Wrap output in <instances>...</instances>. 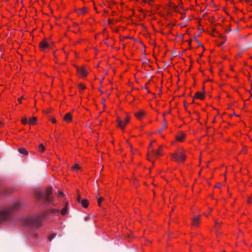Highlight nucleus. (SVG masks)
I'll list each match as a JSON object with an SVG mask.
<instances>
[{"instance_id": "nucleus-1", "label": "nucleus", "mask_w": 252, "mask_h": 252, "mask_svg": "<svg viewBox=\"0 0 252 252\" xmlns=\"http://www.w3.org/2000/svg\"><path fill=\"white\" fill-rule=\"evenodd\" d=\"M22 204L19 201H15L8 207L0 210V223L6 220L15 211L20 209Z\"/></svg>"}, {"instance_id": "nucleus-2", "label": "nucleus", "mask_w": 252, "mask_h": 252, "mask_svg": "<svg viewBox=\"0 0 252 252\" xmlns=\"http://www.w3.org/2000/svg\"><path fill=\"white\" fill-rule=\"evenodd\" d=\"M52 187H49L43 192H38L36 194V198L38 200H42L46 203H50L53 200L51 194L52 193Z\"/></svg>"}, {"instance_id": "nucleus-3", "label": "nucleus", "mask_w": 252, "mask_h": 252, "mask_svg": "<svg viewBox=\"0 0 252 252\" xmlns=\"http://www.w3.org/2000/svg\"><path fill=\"white\" fill-rule=\"evenodd\" d=\"M23 223L25 225H31L33 227L40 226L41 223V218L39 216L32 217H27L23 219Z\"/></svg>"}, {"instance_id": "nucleus-4", "label": "nucleus", "mask_w": 252, "mask_h": 252, "mask_svg": "<svg viewBox=\"0 0 252 252\" xmlns=\"http://www.w3.org/2000/svg\"><path fill=\"white\" fill-rule=\"evenodd\" d=\"M171 157L173 159L177 162L184 161L186 158L185 155L181 152L172 154Z\"/></svg>"}, {"instance_id": "nucleus-5", "label": "nucleus", "mask_w": 252, "mask_h": 252, "mask_svg": "<svg viewBox=\"0 0 252 252\" xmlns=\"http://www.w3.org/2000/svg\"><path fill=\"white\" fill-rule=\"evenodd\" d=\"M129 121V118L128 117H127L125 121L123 122L120 117H118L117 118V123L118 124L119 126L121 128L123 129L125 126H126V124L128 123Z\"/></svg>"}, {"instance_id": "nucleus-6", "label": "nucleus", "mask_w": 252, "mask_h": 252, "mask_svg": "<svg viewBox=\"0 0 252 252\" xmlns=\"http://www.w3.org/2000/svg\"><path fill=\"white\" fill-rule=\"evenodd\" d=\"M77 72L80 74L81 77H84L87 76V72L84 67H79L76 66Z\"/></svg>"}, {"instance_id": "nucleus-7", "label": "nucleus", "mask_w": 252, "mask_h": 252, "mask_svg": "<svg viewBox=\"0 0 252 252\" xmlns=\"http://www.w3.org/2000/svg\"><path fill=\"white\" fill-rule=\"evenodd\" d=\"M39 46L42 50L45 49L50 48L49 44L44 40H42L40 42Z\"/></svg>"}, {"instance_id": "nucleus-8", "label": "nucleus", "mask_w": 252, "mask_h": 252, "mask_svg": "<svg viewBox=\"0 0 252 252\" xmlns=\"http://www.w3.org/2000/svg\"><path fill=\"white\" fill-rule=\"evenodd\" d=\"M144 114H145V112L141 110V111L136 113L135 114V115L137 119H141V118L144 116Z\"/></svg>"}, {"instance_id": "nucleus-9", "label": "nucleus", "mask_w": 252, "mask_h": 252, "mask_svg": "<svg viewBox=\"0 0 252 252\" xmlns=\"http://www.w3.org/2000/svg\"><path fill=\"white\" fill-rule=\"evenodd\" d=\"M72 117L70 113H67L64 117L63 120L67 122L71 121Z\"/></svg>"}, {"instance_id": "nucleus-10", "label": "nucleus", "mask_w": 252, "mask_h": 252, "mask_svg": "<svg viewBox=\"0 0 252 252\" xmlns=\"http://www.w3.org/2000/svg\"><path fill=\"white\" fill-rule=\"evenodd\" d=\"M185 137V134L183 133H180L177 136V140L179 141H182Z\"/></svg>"}, {"instance_id": "nucleus-11", "label": "nucleus", "mask_w": 252, "mask_h": 252, "mask_svg": "<svg viewBox=\"0 0 252 252\" xmlns=\"http://www.w3.org/2000/svg\"><path fill=\"white\" fill-rule=\"evenodd\" d=\"M199 220H200L199 216H198L197 217L193 218L192 220L193 225H197L199 222Z\"/></svg>"}, {"instance_id": "nucleus-12", "label": "nucleus", "mask_w": 252, "mask_h": 252, "mask_svg": "<svg viewBox=\"0 0 252 252\" xmlns=\"http://www.w3.org/2000/svg\"><path fill=\"white\" fill-rule=\"evenodd\" d=\"M80 203H81L82 206L85 208H87L88 206V202L87 199L82 200Z\"/></svg>"}, {"instance_id": "nucleus-13", "label": "nucleus", "mask_w": 252, "mask_h": 252, "mask_svg": "<svg viewBox=\"0 0 252 252\" xmlns=\"http://www.w3.org/2000/svg\"><path fill=\"white\" fill-rule=\"evenodd\" d=\"M219 36L222 39V41L221 42H220V43H219L218 45L219 46H221L224 43V42H225L226 40H225V39L224 38V37L221 34L219 33Z\"/></svg>"}, {"instance_id": "nucleus-14", "label": "nucleus", "mask_w": 252, "mask_h": 252, "mask_svg": "<svg viewBox=\"0 0 252 252\" xmlns=\"http://www.w3.org/2000/svg\"><path fill=\"white\" fill-rule=\"evenodd\" d=\"M196 98H199L200 99H204V95H203V94L202 93H201L200 92H197L195 94V96Z\"/></svg>"}, {"instance_id": "nucleus-15", "label": "nucleus", "mask_w": 252, "mask_h": 252, "mask_svg": "<svg viewBox=\"0 0 252 252\" xmlns=\"http://www.w3.org/2000/svg\"><path fill=\"white\" fill-rule=\"evenodd\" d=\"M19 152L21 153V154H25V155H27L28 154V152L26 150V149L24 148H20L19 149Z\"/></svg>"}, {"instance_id": "nucleus-16", "label": "nucleus", "mask_w": 252, "mask_h": 252, "mask_svg": "<svg viewBox=\"0 0 252 252\" xmlns=\"http://www.w3.org/2000/svg\"><path fill=\"white\" fill-rule=\"evenodd\" d=\"M37 121V119L35 117H32V118L30 119L29 120V122L31 124L34 125L36 124Z\"/></svg>"}, {"instance_id": "nucleus-17", "label": "nucleus", "mask_w": 252, "mask_h": 252, "mask_svg": "<svg viewBox=\"0 0 252 252\" xmlns=\"http://www.w3.org/2000/svg\"><path fill=\"white\" fill-rule=\"evenodd\" d=\"M45 150V147L43 144H40L38 148V150L40 152H43Z\"/></svg>"}, {"instance_id": "nucleus-18", "label": "nucleus", "mask_w": 252, "mask_h": 252, "mask_svg": "<svg viewBox=\"0 0 252 252\" xmlns=\"http://www.w3.org/2000/svg\"><path fill=\"white\" fill-rule=\"evenodd\" d=\"M160 149H161V147H160L159 148V149L158 150H157L156 151H152L153 154L155 156H157L160 155V151H159Z\"/></svg>"}, {"instance_id": "nucleus-19", "label": "nucleus", "mask_w": 252, "mask_h": 252, "mask_svg": "<svg viewBox=\"0 0 252 252\" xmlns=\"http://www.w3.org/2000/svg\"><path fill=\"white\" fill-rule=\"evenodd\" d=\"M57 235V233H52L48 237L49 241H51Z\"/></svg>"}, {"instance_id": "nucleus-20", "label": "nucleus", "mask_w": 252, "mask_h": 252, "mask_svg": "<svg viewBox=\"0 0 252 252\" xmlns=\"http://www.w3.org/2000/svg\"><path fill=\"white\" fill-rule=\"evenodd\" d=\"M87 12V9L86 8H83L79 10V14H85Z\"/></svg>"}, {"instance_id": "nucleus-21", "label": "nucleus", "mask_w": 252, "mask_h": 252, "mask_svg": "<svg viewBox=\"0 0 252 252\" xmlns=\"http://www.w3.org/2000/svg\"><path fill=\"white\" fill-rule=\"evenodd\" d=\"M78 88L80 90H83L86 89V86L83 84H79L78 85Z\"/></svg>"}, {"instance_id": "nucleus-22", "label": "nucleus", "mask_w": 252, "mask_h": 252, "mask_svg": "<svg viewBox=\"0 0 252 252\" xmlns=\"http://www.w3.org/2000/svg\"><path fill=\"white\" fill-rule=\"evenodd\" d=\"M67 213V207L66 206L61 211V214L62 215H64Z\"/></svg>"}, {"instance_id": "nucleus-23", "label": "nucleus", "mask_w": 252, "mask_h": 252, "mask_svg": "<svg viewBox=\"0 0 252 252\" xmlns=\"http://www.w3.org/2000/svg\"><path fill=\"white\" fill-rule=\"evenodd\" d=\"M104 198L103 197H99V198H98L97 199V202H98V206H100V203L103 200Z\"/></svg>"}, {"instance_id": "nucleus-24", "label": "nucleus", "mask_w": 252, "mask_h": 252, "mask_svg": "<svg viewBox=\"0 0 252 252\" xmlns=\"http://www.w3.org/2000/svg\"><path fill=\"white\" fill-rule=\"evenodd\" d=\"M22 123L24 125L26 124L27 123V120L26 117H24L22 119Z\"/></svg>"}, {"instance_id": "nucleus-25", "label": "nucleus", "mask_w": 252, "mask_h": 252, "mask_svg": "<svg viewBox=\"0 0 252 252\" xmlns=\"http://www.w3.org/2000/svg\"><path fill=\"white\" fill-rule=\"evenodd\" d=\"M59 212H60V210L59 209H53L51 210V212L53 213H59Z\"/></svg>"}, {"instance_id": "nucleus-26", "label": "nucleus", "mask_w": 252, "mask_h": 252, "mask_svg": "<svg viewBox=\"0 0 252 252\" xmlns=\"http://www.w3.org/2000/svg\"><path fill=\"white\" fill-rule=\"evenodd\" d=\"M195 40L197 42L198 46H202V43L197 38H195Z\"/></svg>"}, {"instance_id": "nucleus-27", "label": "nucleus", "mask_w": 252, "mask_h": 252, "mask_svg": "<svg viewBox=\"0 0 252 252\" xmlns=\"http://www.w3.org/2000/svg\"><path fill=\"white\" fill-rule=\"evenodd\" d=\"M74 169H75L76 170H78L80 168V166L78 164H75L74 167H73Z\"/></svg>"}, {"instance_id": "nucleus-28", "label": "nucleus", "mask_w": 252, "mask_h": 252, "mask_svg": "<svg viewBox=\"0 0 252 252\" xmlns=\"http://www.w3.org/2000/svg\"><path fill=\"white\" fill-rule=\"evenodd\" d=\"M166 126L165 125H164L159 130V132H161L165 127Z\"/></svg>"}, {"instance_id": "nucleus-29", "label": "nucleus", "mask_w": 252, "mask_h": 252, "mask_svg": "<svg viewBox=\"0 0 252 252\" xmlns=\"http://www.w3.org/2000/svg\"><path fill=\"white\" fill-rule=\"evenodd\" d=\"M215 187L216 188H220L221 187V184L220 183H217L216 184V185L215 186Z\"/></svg>"}, {"instance_id": "nucleus-30", "label": "nucleus", "mask_w": 252, "mask_h": 252, "mask_svg": "<svg viewBox=\"0 0 252 252\" xmlns=\"http://www.w3.org/2000/svg\"><path fill=\"white\" fill-rule=\"evenodd\" d=\"M77 201L78 202H80L82 200L81 199V196L79 195L77 197Z\"/></svg>"}, {"instance_id": "nucleus-31", "label": "nucleus", "mask_w": 252, "mask_h": 252, "mask_svg": "<svg viewBox=\"0 0 252 252\" xmlns=\"http://www.w3.org/2000/svg\"><path fill=\"white\" fill-rule=\"evenodd\" d=\"M23 98V96H22V97H21L18 98V101L19 102V103H21V102H22V99Z\"/></svg>"}, {"instance_id": "nucleus-32", "label": "nucleus", "mask_w": 252, "mask_h": 252, "mask_svg": "<svg viewBox=\"0 0 252 252\" xmlns=\"http://www.w3.org/2000/svg\"><path fill=\"white\" fill-rule=\"evenodd\" d=\"M59 194L61 196H63L64 195L63 192L62 191H60Z\"/></svg>"}, {"instance_id": "nucleus-33", "label": "nucleus", "mask_w": 252, "mask_h": 252, "mask_svg": "<svg viewBox=\"0 0 252 252\" xmlns=\"http://www.w3.org/2000/svg\"><path fill=\"white\" fill-rule=\"evenodd\" d=\"M90 219V217L88 216V217H86L85 218V221H88L89 220V219Z\"/></svg>"}, {"instance_id": "nucleus-34", "label": "nucleus", "mask_w": 252, "mask_h": 252, "mask_svg": "<svg viewBox=\"0 0 252 252\" xmlns=\"http://www.w3.org/2000/svg\"><path fill=\"white\" fill-rule=\"evenodd\" d=\"M51 121L52 122V123H56V120L55 119H51Z\"/></svg>"}, {"instance_id": "nucleus-35", "label": "nucleus", "mask_w": 252, "mask_h": 252, "mask_svg": "<svg viewBox=\"0 0 252 252\" xmlns=\"http://www.w3.org/2000/svg\"><path fill=\"white\" fill-rule=\"evenodd\" d=\"M230 30H231L230 29H229V30H226L225 31V33H228L230 31Z\"/></svg>"}, {"instance_id": "nucleus-36", "label": "nucleus", "mask_w": 252, "mask_h": 252, "mask_svg": "<svg viewBox=\"0 0 252 252\" xmlns=\"http://www.w3.org/2000/svg\"><path fill=\"white\" fill-rule=\"evenodd\" d=\"M216 234L217 236H219V235L220 234V232L218 230L216 231Z\"/></svg>"}, {"instance_id": "nucleus-37", "label": "nucleus", "mask_w": 252, "mask_h": 252, "mask_svg": "<svg viewBox=\"0 0 252 252\" xmlns=\"http://www.w3.org/2000/svg\"><path fill=\"white\" fill-rule=\"evenodd\" d=\"M215 224H216L215 227L216 228H217V225L219 224V223L218 222H216Z\"/></svg>"}, {"instance_id": "nucleus-38", "label": "nucleus", "mask_w": 252, "mask_h": 252, "mask_svg": "<svg viewBox=\"0 0 252 252\" xmlns=\"http://www.w3.org/2000/svg\"><path fill=\"white\" fill-rule=\"evenodd\" d=\"M177 6L176 5H174V7H173V8L175 9V10H176V9H177Z\"/></svg>"}, {"instance_id": "nucleus-39", "label": "nucleus", "mask_w": 252, "mask_h": 252, "mask_svg": "<svg viewBox=\"0 0 252 252\" xmlns=\"http://www.w3.org/2000/svg\"><path fill=\"white\" fill-rule=\"evenodd\" d=\"M104 101H105V99H102V104H103L104 106H105V104H104Z\"/></svg>"}, {"instance_id": "nucleus-40", "label": "nucleus", "mask_w": 252, "mask_h": 252, "mask_svg": "<svg viewBox=\"0 0 252 252\" xmlns=\"http://www.w3.org/2000/svg\"><path fill=\"white\" fill-rule=\"evenodd\" d=\"M127 142V143H128V144L130 148H132L131 144H129L128 142Z\"/></svg>"}, {"instance_id": "nucleus-41", "label": "nucleus", "mask_w": 252, "mask_h": 252, "mask_svg": "<svg viewBox=\"0 0 252 252\" xmlns=\"http://www.w3.org/2000/svg\"><path fill=\"white\" fill-rule=\"evenodd\" d=\"M189 46L190 47L191 46L190 41L189 42Z\"/></svg>"}, {"instance_id": "nucleus-42", "label": "nucleus", "mask_w": 252, "mask_h": 252, "mask_svg": "<svg viewBox=\"0 0 252 252\" xmlns=\"http://www.w3.org/2000/svg\"><path fill=\"white\" fill-rule=\"evenodd\" d=\"M164 122L165 123H166V119H165V118H164Z\"/></svg>"}, {"instance_id": "nucleus-43", "label": "nucleus", "mask_w": 252, "mask_h": 252, "mask_svg": "<svg viewBox=\"0 0 252 252\" xmlns=\"http://www.w3.org/2000/svg\"><path fill=\"white\" fill-rule=\"evenodd\" d=\"M149 146H150V147H151V146H152V143H151L150 144Z\"/></svg>"}, {"instance_id": "nucleus-44", "label": "nucleus", "mask_w": 252, "mask_h": 252, "mask_svg": "<svg viewBox=\"0 0 252 252\" xmlns=\"http://www.w3.org/2000/svg\"><path fill=\"white\" fill-rule=\"evenodd\" d=\"M219 226L217 225V228H216V229H218L219 228Z\"/></svg>"}, {"instance_id": "nucleus-45", "label": "nucleus", "mask_w": 252, "mask_h": 252, "mask_svg": "<svg viewBox=\"0 0 252 252\" xmlns=\"http://www.w3.org/2000/svg\"><path fill=\"white\" fill-rule=\"evenodd\" d=\"M167 113H170V111H167Z\"/></svg>"}]
</instances>
